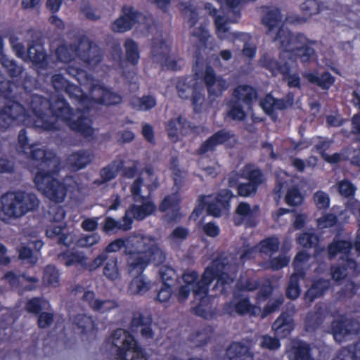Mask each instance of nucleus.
Segmentation results:
<instances>
[{
	"label": "nucleus",
	"instance_id": "nucleus-34",
	"mask_svg": "<svg viewBox=\"0 0 360 360\" xmlns=\"http://www.w3.org/2000/svg\"><path fill=\"white\" fill-rule=\"evenodd\" d=\"M226 355L230 360H253L249 349L239 342L233 343L228 348Z\"/></svg>",
	"mask_w": 360,
	"mask_h": 360
},
{
	"label": "nucleus",
	"instance_id": "nucleus-31",
	"mask_svg": "<svg viewBox=\"0 0 360 360\" xmlns=\"http://www.w3.org/2000/svg\"><path fill=\"white\" fill-rule=\"evenodd\" d=\"M94 155L88 150H79L72 153L67 159V165L74 171L84 168L93 160Z\"/></svg>",
	"mask_w": 360,
	"mask_h": 360
},
{
	"label": "nucleus",
	"instance_id": "nucleus-40",
	"mask_svg": "<svg viewBox=\"0 0 360 360\" xmlns=\"http://www.w3.org/2000/svg\"><path fill=\"white\" fill-rule=\"evenodd\" d=\"M252 308L253 307L246 297L235 298L232 302L226 306V311L230 314L234 312L243 314L250 311Z\"/></svg>",
	"mask_w": 360,
	"mask_h": 360
},
{
	"label": "nucleus",
	"instance_id": "nucleus-54",
	"mask_svg": "<svg viewBox=\"0 0 360 360\" xmlns=\"http://www.w3.org/2000/svg\"><path fill=\"white\" fill-rule=\"evenodd\" d=\"M337 187L339 193L345 197L352 196L356 190V188L354 186V185L346 179L339 181L337 184Z\"/></svg>",
	"mask_w": 360,
	"mask_h": 360
},
{
	"label": "nucleus",
	"instance_id": "nucleus-23",
	"mask_svg": "<svg viewBox=\"0 0 360 360\" xmlns=\"http://www.w3.org/2000/svg\"><path fill=\"white\" fill-rule=\"evenodd\" d=\"M293 95L288 94L286 98L276 99L271 94H268L261 101L260 106L266 114H271L276 110H283L292 105Z\"/></svg>",
	"mask_w": 360,
	"mask_h": 360
},
{
	"label": "nucleus",
	"instance_id": "nucleus-48",
	"mask_svg": "<svg viewBox=\"0 0 360 360\" xmlns=\"http://www.w3.org/2000/svg\"><path fill=\"white\" fill-rule=\"evenodd\" d=\"M0 61L11 77H18L21 74L22 68L17 65L13 59L9 58L7 56L1 55Z\"/></svg>",
	"mask_w": 360,
	"mask_h": 360
},
{
	"label": "nucleus",
	"instance_id": "nucleus-2",
	"mask_svg": "<svg viewBox=\"0 0 360 360\" xmlns=\"http://www.w3.org/2000/svg\"><path fill=\"white\" fill-rule=\"evenodd\" d=\"M17 150L29 155L31 164L37 169L34 184L38 191L50 200L62 202L68 193L81 190L80 184L74 177L66 176L60 181L55 176L60 168L59 159L53 152L37 148L36 144H30L25 129L19 133Z\"/></svg>",
	"mask_w": 360,
	"mask_h": 360
},
{
	"label": "nucleus",
	"instance_id": "nucleus-5",
	"mask_svg": "<svg viewBox=\"0 0 360 360\" xmlns=\"http://www.w3.org/2000/svg\"><path fill=\"white\" fill-rule=\"evenodd\" d=\"M158 181L151 168L143 171L131 186V192L136 203L126 211L125 219L130 221L131 226L132 219L142 220L151 214L155 210V205L147 197L150 191L158 187Z\"/></svg>",
	"mask_w": 360,
	"mask_h": 360
},
{
	"label": "nucleus",
	"instance_id": "nucleus-62",
	"mask_svg": "<svg viewBox=\"0 0 360 360\" xmlns=\"http://www.w3.org/2000/svg\"><path fill=\"white\" fill-rule=\"evenodd\" d=\"M314 202L319 209H326L330 204L329 196L323 191H317L314 195Z\"/></svg>",
	"mask_w": 360,
	"mask_h": 360
},
{
	"label": "nucleus",
	"instance_id": "nucleus-49",
	"mask_svg": "<svg viewBox=\"0 0 360 360\" xmlns=\"http://www.w3.org/2000/svg\"><path fill=\"white\" fill-rule=\"evenodd\" d=\"M125 50L127 60L132 64L137 63L139 59L137 44L134 41L128 39L125 42Z\"/></svg>",
	"mask_w": 360,
	"mask_h": 360
},
{
	"label": "nucleus",
	"instance_id": "nucleus-41",
	"mask_svg": "<svg viewBox=\"0 0 360 360\" xmlns=\"http://www.w3.org/2000/svg\"><path fill=\"white\" fill-rule=\"evenodd\" d=\"M304 77L313 84H316L323 89H328L334 83V78L328 72H324L318 76L314 73H305Z\"/></svg>",
	"mask_w": 360,
	"mask_h": 360
},
{
	"label": "nucleus",
	"instance_id": "nucleus-7",
	"mask_svg": "<svg viewBox=\"0 0 360 360\" xmlns=\"http://www.w3.org/2000/svg\"><path fill=\"white\" fill-rule=\"evenodd\" d=\"M3 220L17 219L37 209L39 201L36 195L23 191L11 192L1 198Z\"/></svg>",
	"mask_w": 360,
	"mask_h": 360
},
{
	"label": "nucleus",
	"instance_id": "nucleus-10",
	"mask_svg": "<svg viewBox=\"0 0 360 360\" xmlns=\"http://www.w3.org/2000/svg\"><path fill=\"white\" fill-rule=\"evenodd\" d=\"M194 75L207 88L210 96L217 97L229 88V83L220 76H217L213 68L207 63L197 60L193 67Z\"/></svg>",
	"mask_w": 360,
	"mask_h": 360
},
{
	"label": "nucleus",
	"instance_id": "nucleus-29",
	"mask_svg": "<svg viewBox=\"0 0 360 360\" xmlns=\"http://www.w3.org/2000/svg\"><path fill=\"white\" fill-rule=\"evenodd\" d=\"M352 248L351 243L345 241H333L328 247V254L332 257L336 256L338 253L343 255L342 259L343 262H346L347 267L351 269H354L356 267V262L351 259H349L347 256V253Z\"/></svg>",
	"mask_w": 360,
	"mask_h": 360
},
{
	"label": "nucleus",
	"instance_id": "nucleus-26",
	"mask_svg": "<svg viewBox=\"0 0 360 360\" xmlns=\"http://www.w3.org/2000/svg\"><path fill=\"white\" fill-rule=\"evenodd\" d=\"M150 325V318L144 316L139 313L134 314L131 323V330L134 332L139 331L141 337L146 340L153 338V332Z\"/></svg>",
	"mask_w": 360,
	"mask_h": 360
},
{
	"label": "nucleus",
	"instance_id": "nucleus-52",
	"mask_svg": "<svg viewBox=\"0 0 360 360\" xmlns=\"http://www.w3.org/2000/svg\"><path fill=\"white\" fill-rule=\"evenodd\" d=\"M192 34L195 39H194V41H199V46L200 48L202 47H206L207 46V41H208V39L210 38V35L208 33V31L206 30V28L204 26H200L198 28H194L192 30Z\"/></svg>",
	"mask_w": 360,
	"mask_h": 360
},
{
	"label": "nucleus",
	"instance_id": "nucleus-59",
	"mask_svg": "<svg viewBox=\"0 0 360 360\" xmlns=\"http://www.w3.org/2000/svg\"><path fill=\"white\" fill-rule=\"evenodd\" d=\"M198 9L193 4H189L184 8V15L188 19L191 26H195L198 19Z\"/></svg>",
	"mask_w": 360,
	"mask_h": 360
},
{
	"label": "nucleus",
	"instance_id": "nucleus-60",
	"mask_svg": "<svg viewBox=\"0 0 360 360\" xmlns=\"http://www.w3.org/2000/svg\"><path fill=\"white\" fill-rule=\"evenodd\" d=\"M301 10L305 15L311 16L319 12V6L316 0H307L301 5Z\"/></svg>",
	"mask_w": 360,
	"mask_h": 360
},
{
	"label": "nucleus",
	"instance_id": "nucleus-50",
	"mask_svg": "<svg viewBox=\"0 0 360 360\" xmlns=\"http://www.w3.org/2000/svg\"><path fill=\"white\" fill-rule=\"evenodd\" d=\"M179 202L180 198L177 193L168 195L165 197L161 202L160 210L163 212L169 210H172L173 211L176 210L178 209Z\"/></svg>",
	"mask_w": 360,
	"mask_h": 360
},
{
	"label": "nucleus",
	"instance_id": "nucleus-14",
	"mask_svg": "<svg viewBox=\"0 0 360 360\" xmlns=\"http://www.w3.org/2000/svg\"><path fill=\"white\" fill-rule=\"evenodd\" d=\"M262 66L269 70L273 75L281 73L290 87H299L300 79L296 73H291V67L294 63L281 61L279 63L269 55H264L260 60Z\"/></svg>",
	"mask_w": 360,
	"mask_h": 360
},
{
	"label": "nucleus",
	"instance_id": "nucleus-57",
	"mask_svg": "<svg viewBox=\"0 0 360 360\" xmlns=\"http://www.w3.org/2000/svg\"><path fill=\"white\" fill-rule=\"evenodd\" d=\"M20 258L27 263L34 264L39 259V253L33 252L30 248L22 247L20 250Z\"/></svg>",
	"mask_w": 360,
	"mask_h": 360
},
{
	"label": "nucleus",
	"instance_id": "nucleus-35",
	"mask_svg": "<svg viewBox=\"0 0 360 360\" xmlns=\"http://www.w3.org/2000/svg\"><path fill=\"white\" fill-rule=\"evenodd\" d=\"M63 226L62 224H51L46 229V236L49 238H53L58 236V243L65 246H69L73 243L75 237L71 233H62Z\"/></svg>",
	"mask_w": 360,
	"mask_h": 360
},
{
	"label": "nucleus",
	"instance_id": "nucleus-55",
	"mask_svg": "<svg viewBox=\"0 0 360 360\" xmlns=\"http://www.w3.org/2000/svg\"><path fill=\"white\" fill-rule=\"evenodd\" d=\"M318 237L311 232H304L297 238V243L303 247L310 248L316 245Z\"/></svg>",
	"mask_w": 360,
	"mask_h": 360
},
{
	"label": "nucleus",
	"instance_id": "nucleus-21",
	"mask_svg": "<svg viewBox=\"0 0 360 360\" xmlns=\"http://www.w3.org/2000/svg\"><path fill=\"white\" fill-rule=\"evenodd\" d=\"M142 272L140 271V274L134 277L129 283L127 290L129 295L143 296L153 288V283L146 275L141 274Z\"/></svg>",
	"mask_w": 360,
	"mask_h": 360
},
{
	"label": "nucleus",
	"instance_id": "nucleus-24",
	"mask_svg": "<svg viewBox=\"0 0 360 360\" xmlns=\"http://www.w3.org/2000/svg\"><path fill=\"white\" fill-rule=\"evenodd\" d=\"M279 240L276 237H270L260 242L257 247H253L246 249L240 255L241 260L245 258H250L252 254L257 250L261 253L271 255L276 252L279 248Z\"/></svg>",
	"mask_w": 360,
	"mask_h": 360
},
{
	"label": "nucleus",
	"instance_id": "nucleus-16",
	"mask_svg": "<svg viewBox=\"0 0 360 360\" xmlns=\"http://www.w3.org/2000/svg\"><path fill=\"white\" fill-rule=\"evenodd\" d=\"M233 195L229 190H222L216 195H207L202 201L207 206V212L214 217L225 214L229 210V200Z\"/></svg>",
	"mask_w": 360,
	"mask_h": 360
},
{
	"label": "nucleus",
	"instance_id": "nucleus-53",
	"mask_svg": "<svg viewBox=\"0 0 360 360\" xmlns=\"http://www.w3.org/2000/svg\"><path fill=\"white\" fill-rule=\"evenodd\" d=\"M100 240L101 236L98 233L87 234L79 238L76 244L80 248H89L98 243Z\"/></svg>",
	"mask_w": 360,
	"mask_h": 360
},
{
	"label": "nucleus",
	"instance_id": "nucleus-18",
	"mask_svg": "<svg viewBox=\"0 0 360 360\" xmlns=\"http://www.w3.org/2000/svg\"><path fill=\"white\" fill-rule=\"evenodd\" d=\"M241 176L249 180L248 183L238 186V194L243 197L255 193L257 186L264 181L261 172L251 165H246L241 169Z\"/></svg>",
	"mask_w": 360,
	"mask_h": 360
},
{
	"label": "nucleus",
	"instance_id": "nucleus-30",
	"mask_svg": "<svg viewBox=\"0 0 360 360\" xmlns=\"http://www.w3.org/2000/svg\"><path fill=\"white\" fill-rule=\"evenodd\" d=\"M293 328L294 323L292 315L288 313H282L272 326L275 334L281 338L287 337Z\"/></svg>",
	"mask_w": 360,
	"mask_h": 360
},
{
	"label": "nucleus",
	"instance_id": "nucleus-42",
	"mask_svg": "<svg viewBox=\"0 0 360 360\" xmlns=\"http://www.w3.org/2000/svg\"><path fill=\"white\" fill-rule=\"evenodd\" d=\"M43 284L46 286L56 288L60 283V275L57 269L52 265H48L44 270L42 277Z\"/></svg>",
	"mask_w": 360,
	"mask_h": 360
},
{
	"label": "nucleus",
	"instance_id": "nucleus-36",
	"mask_svg": "<svg viewBox=\"0 0 360 360\" xmlns=\"http://www.w3.org/2000/svg\"><path fill=\"white\" fill-rule=\"evenodd\" d=\"M328 280H319L315 281L305 294L306 302H312L314 299L321 297L329 288Z\"/></svg>",
	"mask_w": 360,
	"mask_h": 360
},
{
	"label": "nucleus",
	"instance_id": "nucleus-44",
	"mask_svg": "<svg viewBox=\"0 0 360 360\" xmlns=\"http://www.w3.org/2000/svg\"><path fill=\"white\" fill-rule=\"evenodd\" d=\"M103 275L110 281H115L120 278L117 257H111L107 261L103 267Z\"/></svg>",
	"mask_w": 360,
	"mask_h": 360
},
{
	"label": "nucleus",
	"instance_id": "nucleus-4",
	"mask_svg": "<svg viewBox=\"0 0 360 360\" xmlns=\"http://www.w3.org/2000/svg\"><path fill=\"white\" fill-rule=\"evenodd\" d=\"M124 248V253L128 256V271H143L150 262L162 264L166 258L160 248L158 240L150 235L136 233L125 239L119 238L111 242L105 250L108 252H116Z\"/></svg>",
	"mask_w": 360,
	"mask_h": 360
},
{
	"label": "nucleus",
	"instance_id": "nucleus-13",
	"mask_svg": "<svg viewBox=\"0 0 360 360\" xmlns=\"http://www.w3.org/2000/svg\"><path fill=\"white\" fill-rule=\"evenodd\" d=\"M150 55L154 62L172 70H179L183 64L181 58L170 53L169 44L162 36L153 39Z\"/></svg>",
	"mask_w": 360,
	"mask_h": 360
},
{
	"label": "nucleus",
	"instance_id": "nucleus-46",
	"mask_svg": "<svg viewBox=\"0 0 360 360\" xmlns=\"http://www.w3.org/2000/svg\"><path fill=\"white\" fill-rule=\"evenodd\" d=\"M130 229V221L125 219V215L124 216L122 221H117L112 217H107L105 219L103 227V230L105 232L120 229L127 231Z\"/></svg>",
	"mask_w": 360,
	"mask_h": 360
},
{
	"label": "nucleus",
	"instance_id": "nucleus-32",
	"mask_svg": "<svg viewBox=\"0 0 360 360\" xmlns=\"http://www.w3.org/2000/svg\"><path fill=\"white\" fill-rule=\"evenodd\" d=\"M82 298L94 310L101 312H106L117 307L113 300L96 299L94 293L89 290L84 292Z\"/></svg>",
	"mask_w": 360,
	"mask_h": 360
},
{
	"label": "nucleus",
	"instance_id": "nucleus-20",
	"mask_svg": "<svg viewBox=\"0 0 360 360\" xmlns=\"http://www.w3.org/2000/svg\"><path fill=\"white\" fill-rule=\"evenodd\" d=\"M204 8L205 10L207 11L210 15L215 16L214 23L218 37L221 39L233 41L236 38L237 34L229 31V27L227 26V22H236L237 18H238L239 17H236L235 15L234 18L229 17L228 18L224 19V17L221 15H216V8H214L212 6V4L209 3L205 4Z\"/></svg>",
	"mask_w": 360,
	"mask_h": 360
},
{
	"label": "nucleus",
	"instance_id": "nucleus-43",
	"mask_svg": "<svg viewBox=\"0 0 360 360\" xmlns=\"http://www.w3.org/2000/svg\"><path fill=\"white\" fill-rule=\"evenodd\" d=\"M333 360H360V340L355 345L342 349Z\"/></svg>",
	"mask_w": 360,
	"mask_h": 360
},
{
	"label": "nucleus",
	"instance_id": "nucleus-22",
	"mask_svg": "<svg viewBox=\"0 0 360 360\" xmlns=\"http://www.w3.org/2000/svg\"><path fill=\"white\" fill-rule=\"evenodd\" d=\"M195 127L191 126L189 122L181 117L172 119L167 124L168 136L173 142H176L179 139V132L182 135H186L193 131H195Z\"/></svg>",
	"mask_w": 360,
	"mask_h": 360
},
{
	"label": "nucleus",
	"instance_id": "nucleus-58",
	"mask_svg": "<svg viewBox=\"0 0 360 360\" xmlns=\"http://www.w3.org/2000/svg\"><path fill=\"white\" fill-rule=\"evenodd\" d=\"M260 347L269 350H276L281 346L279 340L269 335H263L260 340Z\"/></svg>",
	"mask_w": 360,
	"mask_h": 360
},
{
	"label": "nucleus",
	"instance_id": "nucleus-39",
	"mask_svg": "<svg viewBox=\"0 0 360 360\" xmlns=\"http://www.w3.org/2000/svg\"><path fill=\"white\" fill-rule=\"evenodd\" d=\"M124 162L122 158H118L108 166L101 171V176L103 181H108L114 179L118 172L124 167Z\"/></svg>",
	"mask_w": 360,
	"mask_h": 360
},
{
	"label": "nucleus",
	"instance_id": "nucleus-8",
	"mask_svg": "<svg viewBox=\"0 0 360 360\" xmlns=\"http://www.w3.org/2000/svg\"><path fill=\"white\" fill-rule=\"evenodd\" d=\"M56 53L58 60L62 63L73 61L78 57L91 67L98 64L101 58L98 47L86 38L81 39L77 46L70 47L66 45L60 46Z\"/></svg>",
	"mask_w": 360,
	"mask_h": 360
},
{
	"label": "nucleus",
	"instance_id": "nucleus-37",
	"mask_svg": "<svg viewBox=\"0 0 360 360\" xmlns=\"http://www.w3.org/2000/svg\"><path fill=\"white\" fill-rule=\"evenodd\" d=\"M257 207H250L246 202H240L236 210V223L240 224L244 221L248 222L255 218L257 213Z\"/></svg>",
	"mask_w": 360,
	"mask_h": 360
},
{
	"label": "nucleus",
	"instance_id": "nucleus-38",
	"mask_svg": "<svg viewBox=\"0 0 360 360\" xmlns=\"http://www.w3.org/2000/svg\"><path fill=\"white\" fill-rule=\"evenodd\" d=\"M74 323L81 329L82 333L93 335L96 324L93 318L86 314H78L74 319Z\"/></svg>",
	"mask_w": 360,
	"mask_h": 360
},
{
	"label": "nucleus",
	"instance_id": "nucleus-12",
	"mask_svg": "<svg viewBox=\"0 0 360 360\" xmlns=\"http://www.w3.org/2000/svg\"><path fill=\"white\" fill-rule=\"evenodd\" d=\"M179 97L184 99L191 98L194 110L201 112L205 101L204 86L195 76L180 79L176 84Z\"/></svg>",
	"mask_w": 360,
	"mask_h": 360
},
{
	"label": "nucleus",
	"instance_id": "nucleus-47",
	"mask_svg": "<svg viewBox=\"0 0 360 360\" xmlns=\"http://www.w3.org/2000/svg\"><path fill=\"white\" fill-rule=\"evenodd\" d=\"M250 110V109H248L244 104L232 100L229 115L233 120L241 121L245 118L248 111Z\"/></svg>",
	"mask_w": 360,
	"mask_h": 360
},
{
	"label": "nucleus",
	"instance_id": "nucleus-45",
	"mask_svg": "<svg viewBox=\"0 0 360 360\" xmlns=\"http://www.w3.org/2000/svg\"><path fill=\"white\" fill-rule=\"evenodd\" d=\"M131 105L138 110L146 111L155 106L156 99L153 96L133 98L131 101Z\"/></svg>",
	"mask_w": 360,
	"mask_h": 360
},
{
	"label": "nucleus",
	"instance_id": "nucleus-1",
	"mask_svg": "<svg viewBox=\"0 0 360 360\" xmlns=\"http://www.w3.org/2000/svg\"><path fill=\"white\" fill-rule=\"evenodd\" d=\"M67 72L81 85L87 86L90 91L91 99L84 96L79 87L70 84L60 74L52 77L51 82L55 90L65 91L71 98L75 100L77 105L76 112H72L59 94L53 95L50 102L41 96L33 95L30 101L33 117L25 113L20 103L9 101L0 109V129H6L13 125L24 124L44 130H54L59 128L58 122L61 121L84 136L92 138L94 129L91 127V118L85 115L84 110L92 108L97 103L116 105L121 102L122 98L89 77L84 70L69 65Z\"/></svg>",
	"mask_w": 360,
	"mask_h": 360
},
{
	"label": "nucleus",
	"instance_id": "nucleus-15",
	"mask_svg": "<svg viewBox=\"0 0 360 360\" xmlns=\"http://www.w3.org/2000/svg\"><path fill=\"white\" fill-rule=\"evenodd\" d=\"M308 260L309 255L304 251L299 252L295 258L293 262L295 273L290 276L286 290L287 296L292 300L297 298L300 294L298 281L300 278H302L305 274L304 269Z\"/></svg>",
	"mask_w": 360,
	"mask_h": 360
},
{
	"label": "nucleus",
	"instance_id": "nucleus-17",
	"mask_svg": "<svg viewBox=\"0 0 360 360\" xmlns=\"http://www.w3.org/2000/svg\"><path fill=\"white\" fill-rule=\"evenodd\" d=\"M147 20L145 15L126 6L123 7L122 15L113 22L111 27L114 32H124L131 29L135 24L143 25Z\"/></svg>",
	"mask_w": 360,
	"mask_h": 360
},
{
	"label": "nucleus",
	"instance_id": "nucleus-6",
	"mask_svg": "<svg viewBox=\"0 0 360 360\" xmlns=\"http://www.w3.org/2000/svg\"><path fill=\"white\" fill-rule=\"evenodd\" d=\"M274 41L281 46V61L295 63L296 58L302 62H307L314 55V50L309 46L308 39L302 34H292L285 28L278 30Z\"/></svg>",
	"mask_w": 360,
	"mask_h": 360
},
{
	"label": "nucleus",
	"instance_id": "nucleus-25",
	"mask_svg": "<svg viewBox=\"0 0 360 360\" xmlns=\"http://www.w3.org/2000/svg\"><path fill=\"white\" fill-rule=\"evenodd\" d=\"M263 24L268 28L269 34L274 39L278 30L284 27H281L283 22V17L278 8H270L262 18Z\"/></svg>",
	"mask_w": 360,
	"mask_h": 360
},
{
	"label": "nucleus",
	"instance_id": "nucleus-11",
	"mask_svg": "<svg viewBox=\"0 0 360 360\" xmlns=\"http://www.w3.org/2000/svg\"><path fill=\"white\" fill-rule=\"evenodd\" d=\"M10 42L17 57L25 61H31L37 69L39 73L43 74L42 70L47 68L49 65V62L41 45L38 44L32 45L26 51L24 45L16 36H11Z\"/></svg>",
	"mask_w": 360,
	"mask_h": 360
},
{
	"label": "nucleus",
	"instance_id": "nucleus-51",
	"mask_svg": "<svg viewBox=\"0 0 360 360\" xmlns=\"http://www.w3.org/2000/svg\"><path fill=\"white\" fill-rule=\"evenodd\" d=\"M49 306V303L46 300L40 298H34L27 302L26 307L30 312L36 314L41 309H48Z\"/></svg>",
	"mask_w": 360,
	"mask_h": 360
},
{
	"label": "nucleus",
	"instance_id": "nucleus-63",
	"mask_svg": "<svg viewBox=\"0 0 360 360\" xmlns=\"http://www.w3.org/2000/svg\"><path fill=\"white\" fill-rule=\"evenodd\" d=\"M107 259V254L103 252L98 255L91 262H88V259L86 260V265L84 266V269L89 271H94L100 267Z\"/></svg>",
	"mask_w": 360,
	"mask_h": 360
},
{
	"label": "nucleus",
	"instance_id": "nucleus-9",
	"mask_svg": "<svg viewBox=\"0 0 360 360\" xmlns=\"http://www.w3.org/2000/svg\"><path fill=\"white\" fill-rule=\"evenodd\" d=\"M112 344L117 348V360H147L134 337L124 329L114 332Z\"/></svg>",
	"mask_w": 360,
	"mask_h": 360
},
{
	"label": "nucleus",
	"instance_id": "nucleus-33",
	"mask_svg": "<svg viewBox=\"0 0 360 360\" xmlns=\"http://www.w3.org/2000/svg\"><path fill=\"white\" fill-rule=\"evenodd\" d=\"M58 260L66 266L86 265L87 257L83 252L66 250L58 256Z\"/></svg>",
	"mask_w": 360,
	"mask_h": 360
},
{
	"label": "nucleus",
	"instance_id": "nucleus-3",
	"mask_svg": "<svg viewBox=\"0 0 360 360\" xmlns=\"http://www.w3.org/2000/svg\"><path fill=\"white\" fill-rule=\"evenodd\" d=\"M236 271V266L229 263L226 257H219L212 261L201 277L193 270L186 271L182 276L183 284L179 288L178 299L180 302L186 300L193 292L195 302H198L195 313L205 319L212 316L211 307L209 306L210 298L207 297L210 284L217 278L214 288L221 293L226 292L233 282L232 274Z\"/></svg>",
	"mask_w": 360,
	"mask_h": 360
},
{
	"label": "nucleus",
	"instance_id": "nucleus-56",
	"mask_svg": "<svg viewBox=\"0 0 360 360\" xmlns=\"http://www.w3.org/2000/svg\"><path fill=\"white\" fill-rule=\"evenodd\" d=\"M158 274L163 284H168L167 282L173 281L176 278L174 269L168 265L161 266L159 269Z\"/></svg>",
	"mask_w": 360,
	"mask_h": 360
},
{
	"label": "nucleus",
	"instance_id": "nucleus-28",
	"mask_svg": "<svg viewBox=\"0 0 360 360\" xmlns=\"http://www.w3.org/2000/svg\"><path fill=\"white\" fill-rule=\"evenodd\" d=\"M231 139L234 140V138L229 131L221 130L205 141L198 149V152L200 154H204L210 151H212L217 146L224 143Z\"/></svg>",
	"mask_w": 360,
	"mask_h": 360
},
{
	"label": "nucleus",
	"instance_id": "nucleus-27",
	"mask_svg": "<svg viewBox=\"0 0 360 360\" xmlns=\"http://www.w3.org/2000/svg\"><path fill=\"white\" fill-rule=\"evenodd\" d=\"M257 92L252 86L240 85L235 89L232 100L244 104L248 109H251V106L257 100Z\"/></svg>",
	"mask_w": 360,
	"mask_h": 360
},
{
	"label": "nucleus",
	"instance_id": "nucleus-61",
	"mask_svg": "<svg viewBox=\"0 0 360 360\" xmlns=\"http://www.w3.org/2000/svg\"><path fill=\"white\" fill-rule=\"evenodd\" d=\"M285 200L288 205L295 206L301 203L302 197L297 188H292L288 191Z\"/></svg>",
	"mask_w": 360,
	"mask_h": 360
},
{
	"label": "nucleus",
	"instance_id": "nucleus-64",
	"mask_svg": "<svg viewBox=\"0 0 360 360\" xmlns=\"http://www.w3.org/2000/svg\"><path fill=\"white\" fill-rule=\"evenodd\" d=\"M293 360H314L309 354V346L301 344L295 353Z\"/></svg>",
	"mask_w": 360,
	"mask_h": 360
},
{
	"label": "nucleus",
	"instance_id": "nucleus-19",
	"mask_svg": "<svg viewBox=\"0 0 360 360\" xmlns=\"http://www.w3.org/2000/svg\"><path fill=\"white\" fill-rule=\"evenodd\" d=\"M331 330L335 341L341 342L346 336L357 334L360 331V324L351 319L341 316L333 322Z\"/></svg>",
	"mask_w": 360,
	"mask_h": 360
}]
</instances>
